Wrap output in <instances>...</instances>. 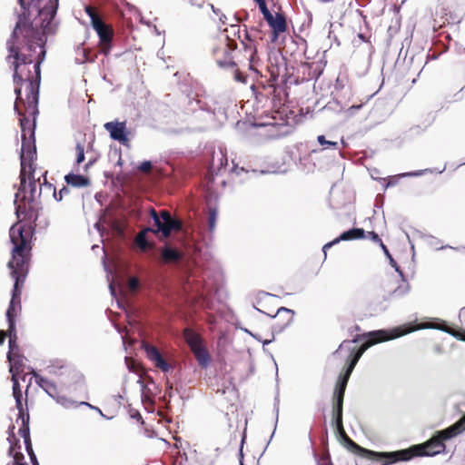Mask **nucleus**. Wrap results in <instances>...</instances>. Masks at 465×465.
Masks as SVG:
<instances>
[{"label": "nucleus", "mask_w": 465, "mask_h": 465, "mask_svg": "<svg viewBox=\"0 0 465 465\" xmlns=\"http://www.w3.org/2000/svg\"><path fill=\"white\" fill-rule=\"evenodd\" d=\"M79 404H80V406H81V405L87 406L88 408L92 409L93 411H96L97 412H99V414H100L102 417H104V418H105V419H107V420L109 419L108 417H106V416L103 413V411H102L98 407L93 406V405H91L90 403H88V402H86V401H81V402H79Z\"/></svg>", "instance_id": "c03bdc74"}, {"label": "nucleus", "mask_w": 465, "mask_h": 465, "mask_svg": "<svg viewBox=\"0 0 465 465\" xmlns=\"http://www.w3.org/2000/svg\"><path fill=\"white\" fill-rule=\"evenodd\" d=\"M16 408L19 410L20 413L23 411L22 405V397H15ZM23 416V414H21Z\"/></svg>", "instance_id": "603ef678"}, {"label": "nucleus", "mask_w": 465, "mask_h": 465, "mask_svg": "<svg viewBox=\"0 0 465 465\" xmlns=\"http://www.w3.org/2000/svg\"><path fill=\"white\" fill-rule=\"evenodd\" d=\"M270 27L272 29L273 38L272 41H275L278 37V35L283 33L287 29L286 20L283 15L280 13H276L275 15H272L271 18L265 19Z\"/></svg>", "instance_id": "f8f14e48"}, {"label": "nucleus", "mask_w": 465, "mask_h": 465, "mask_svg": "<svg viewBox=\"0 0 465 465\" xmlns=\"http://www.w3.org/2000/svg\"><path fill=\"white\" fill-rule=\"evenodd\" d=\"M130 417L132 419H134L136 420L137 421H142V415L140 414V412L138 411H130Z\"/></svg>", "instance_id": "8fccbe9b"}, {"label": "nucleus", "mask_w": 465, "mask_h": 465, "mask_svg": "<svg viewBox=\"0 0 465 465\" xmlns=\"http://www.w3.org/2000/svg\"><path fill=\"white\" fill-rule=\"evenodd\" d=\"M365 237V231L361 228H351L348 231L343 232L339 237V242L341 241H352L358 239H363Z\"/></svg>", "instance_id": "dca6fc26"}, {"label": "nucleus", "mask_w": 465, "mask_h": 465, "mask_svg": "<svg viewBox=\"0 0 465 465\" xmlns=\"http://www.w3.org/2000/svg\"><path fill=\"white\" fill-rule=\"evenodd\" d=\"M362 106V104H359V105H352L349 108V111H355V110H359L361 107Z\"/></svg>", "instance_id": "e2e57ef3"}, {"label": "nucleus", "mask_w": 465, "mask_h": 465, "mask_svg": "<svg viewBox=\"0 0 465 465\" xmlns=\"http://www.w3.org/2000/svg\"><path fill=\"white\" fill-rule=\"evenodd\" d=\"M93 28L97 33L102 44H109L113 37V29L101 20L93 19Z\"/></svg>", "instance_id": "ddd939ff"}, {"label": "nucleus", "mask_w": 465, "mask_h": 465, "mask_svg": "<svg viewBox=\"0 0 465 465\" xmlns=\"http://www.w3.org/2000/svg\"><path fill=\"white\" fill-rule=\"evenodd\" d=\"M54 401L64 409H76L80 406L79 402L70 399L64 395L58 394Z\"/></svg>", "instance_id": "aec40b11"}, {"label": "nucleus", "mask_w": 465, "mask_h": 465, "mask_svg": "<svg viewBox=\"0 0 465 465\" xmlns=\"http://www.w3.org/2000/svg\"><path fill=\"white\" fill-rule=\"evenodd\" d=\"M437 433L440 436V438L443 440H450V439L457 436L456 433L453 431V430L450 428V426L445 430L437 431Z\"/></svg>", "instance_id": "2f4dec72"}, {"label": "nucleus", "mask_w": 465, "mask_h": 465, "mask_svg": "<svg viewBox=\"0 0 465 465\" xmlns=\"http://www.w3.org/2000/svg\"><path fill=\"white\" fill-rule=\"evenodd\" d=\"M166 391L169 393V395L171 396L172 395V391H173V386L168 384L167 388H166Z\"/></svg>", "instance_id": "338daca9"}, {"label": "nucleus", "mask_w": 465, "mask_h": 465, "mask_svg": "<svg viewBox=\"0 0 465 465\" xmlns=\"http://www.w3.org/2000/svg\"><path fill=\"white\" fill-rule=\"evenodd\" d=\"M347 383L348 380L340 376L333 391L332 422L340 430H342V407Z\"/></svg>", "instance_id": "0eeeda50"}, {"label": "nucleus", "mask_w": 465, "mask_h": 465, "mask_svg": "<svg viewBox=\"0 0 465 465\" xmlns=\"http://www.w3.org/2000/svg\"><path fill=\"white\" fill-rule=\"evenodd\" d=\"M184 338L192 351L203 346L201 337L192 330L184 331Z\"/></svg>", "instance_id": "a211bd4d"}, {"label": "nucleus", "mask_w": 465, "mask_h": 465, "mask_svg": "<svg viewBox=\"0 0 465 465\" xmlns=\"http://www.w3.org/2000/svg\"><path fill=\"white\" fill-rule=\"evenodd\" d=\"M20 213H25V206L23 207L21 204L17 205L15 208V213L17 216L19 215Z\"/></svg>", "instance_id": "5fc2aeb1"}, {"label": "nucleus", "mask_w": 465, "mask_h": 465, "mask_svg": "<svg viewBox=\"0 0 465 465\" xmlns=\"http://www.w3.org/2000/svg\"><path fill=\"white\" fill-rule=\"evenodd\" d=\"M29 233L25 234L24 226H12L10 229V241L13 243L12 259L8 262L11 276L15 280L12 299L15 302L20 298L19 284H23L27 273V256L31 251Z\"/></svg>", "instance_id": "f257e3e1"}, {"label": "nucleus", "mask_w": 465, "mask_h": 465, "mask_svg": "<svg viewBox=\"0 0 465 465\" xmlns=\"http://www.w3.org/2000/svg\"><path fill=\"white\" fill-rule=\"evenodd\" d=\"M14 303H15V302L10 301L8 309L6 311V318H7V322H8L9 331H14V329L15 328V311Z\"/></svg>", "instance_id": "b1692460"}, {"label": "nucleus", "mask_w": 465, "mask_h": 465, "mask_svg": "<svg viewBox=\"0 0 465 465\" xmlns=\"http://www.w3.org/2000/svg\"><path fill=\"white\" fill-rule=\"evenodd\" d=\"M150 215L156 226L155 232H158L163 237L167 238L173 231H180L182 229V222L172 216V214L163 210L159 213L154 210H150Z\"/></svg>", "instance_id": "39448f33"}, {"label": "nucleus", "mask_w": 465, "mask_h": 465, "mask_svg": "<svg viewBox=\"0 0 465 465\" xmlns=\"http://www.w3.org/2000/svg\"><path fill=\"white\" fill-rule=\"evenodd\" d=\"M137 384H139L142 391H143L145 389V384L142 379L137 380Z\"/></svg>", "instance_id": "bf43d9fd"}, {"label": "nucleus", "mask_w": 465, "mask_h": 465, "mask_svg": "<svg viewBox=\"0 0 465 465\" xmlns=\"http://www.w3.org/2000/svg\"><path fill=\"white\" fill-rule=\"evenodd\" d=\"M218 64H219V65L221 67H224V66H227V65H230V66H233L234 65V64L232 62L223 63V62L219 61Z\"/></svg>", "instance_id": "13d9d810"}, {"label": "nucleus", "mask_w": 465, "mask_h": 465, "mask_svg": "<svg viewBox=\"0 0 465 465\" xmlns=\"http://www.w3.org/2000/svg\"><path fill=\"white\" fill-rule=\"evenodd\" d=\"M12 381H13V395L15 397H22V391L20 384L18 382V380L16 379L15 375L13 373L12 375Z\"/></svg>", "instance_id": "473e14b6"}, {"label": "nucleus", "mask_w": 465, "mask_h": 465, "mask_svg": "<svg viewBox=\"0 0 465 465\" xmlns=\"http://www.w3.org/2000/svg\"><path fill=\"white\" fill-rule=\"evenodd\" d=\"M26 451H27V453H28V455L30 457L32 464L34 465L35 463V460H37V459H36V456H35V452L33 450V448L31 447V450H30V448L26 449Z\"/></svg>", "instance_id": "3c124183"}, {"label": "nucleus", "mask_w": 465, "mask_h": 465, "mask_svg": "<svg viewBox=\"0 0 465 465\" xmlns=\"http://www.w3.org/2000/svg\"><path fill=\"white\" fill-rule=\"evenodd\" d=\"M138 169L143 173H147L152 169V163L151 161H144L140 163L138 166Z\"/></svg>", "instance_id": "37998d69"}, {"label": "nucleus", "mask_w": 465, "mask_h": 465, "mask_svg": "<svg viewBox=\"0 0 465 465\" xmlns=\"http://www.w3.org/2000/svg\"><path fill=\"white\" fill-rule=\"evenodd\" d=\"M409 289H410L409 284H408V283H405V284L401 285V286H399L398 288H396V289L392 292L391 295H394V296H403V295H405L406 293H408Z\"/></svg>", "instance_id": "f704fd0d"}, {"label": "nucleus", "mask_w": 465, "mask_h": 465, "mask_svg": "<svg viewBox=\"0 0 465 465\" xmlns=\"http://www.w3.org/2000/svg\"><path fill=\"white\" fill-rule=\"evenodd\" d=\"M459 316H460V318L465 316V306L460 310Z\"/></svg>", "instance_id": "774afa93"}, {"label": "nucleus", "mask_w": 465, "mask_h": 465, "mask_svg": "<svg viewBox=\"0 0 465 465\" xmlns=\"http://www.w3.org/2000/svg\"><path fill=\"white\" fill-rule=\"evenodd\" d=\"M381 249H382L384 254L386 255V257L389 259V262H390L391 266L393 267L395 272H397L399 273V275L403 279L404 276H403L402 271L398 266L396 261L391 255V253H390L388 248L386 247V245H382Z\"/></svg>", "instance_id": "393cba45"}, {"label": "nucleus", "mask_w": 465, "mask_h": 465, "mask_svg": "<svg viewBox=\"0 0 465 465\" xmlns=\"http://www.w3.org/2000/svg\"><path fill=\"white\" fill-rule=\"evenodd\" d=\"M450 428L453 430L456 435L463 432L465 430V415L461 417V419H460L457 422L452 424Z\"/></svg>", "instance_id": "c756f323"}, {"label": "nucleus", "mask_w": 465, "mask_h": 465, "mask_svg": "<svg viewBox=\"0 0 465 465\" xmlns=\"http://www.w3.org/2000/svg\"><path fill=\"white\" fill-rule=\"evenodd\" d=\"M347 357H348V365H347V368H346V371H349V372H352L353 369L355 368L357 362L359 361V360L361 359V353H358V354H349V353H346Z\"/></svg>", "instance_id": "bb28decb"}, {"label": "nucleus", "mask_w": 465, "mask_h": 465, "mask_svg": "<svg viewBox=\"0 0 465 465\" xmlns=\"http://www.w3.org/2000/svg\"><path fill=\"white\" fill-rule=\"evenodd\" d=\"M64 181L68 185L75 188H83L90 185V179L82 174L70 173L64 176Z\"/></svg>", "instance_id": "4468645a"}, {"label": "nucleus", "mask_w": 465, "mask_h": 465, "mask_svg": "<svg viewBox=\"0 0 465 465\" xmlns=\"http://www.w3.org/2000/svg\"><path fill=\"white\" fill-rule=\"evenodd\" d=\"M141 232H145V236L147 235L148 232L159 233L158 232H155V228H150V227L144 228Z\"/></svg>", "instance_id": "6e6d98bb"}, {"label": "nucleus", "mask_w": 465, "mask_h": 465, "mask_svg": "<svg viewBox=\"0 0 465 465\" xmlns=\"http://www.w3.org/2000/svg\"><path fill=\"white\" fill-rule=\"evenodd\" d=\"M445 450V445L443 443V440L440 436L436 432L435 435L427 440L422 445L413 446L411 449H408L409 452L412 455L418 456H434L440 452H443Z\"/></svg>", "instance_id": "6e6552de"}, {"label": "nucleus", "mask_w": 465, "mask_h": 465, "mask_svg": "<svg viewBox=\"0 0 465 465\" xmlns=\"http://www.w3.org/2000/svg\"><path fill=\"white\" fill-rule=\"evenodd\" d=\"M57 8H58V0H54V4L53 5V6L49 12V15H50L49 21L47 22L46 25H43L45 31L48 29V25H49L51 20H53L54 15H56Z\"/></svg>", "instance_id": "c9c22d12"}, {"label": "nucleus", "mask_w": 465, "mask_h": 465, "mask_svg": "<svg viewBox=\"0 0 465 465\" xmlns=\"http://www.w3.org/2000/svg\"><path fill=\"white\" fill-rule=\"evenodd\" d=\"M85 13L88 15L91 20V25H93V19L101 20V18L97 15L94 10L91 6H85Z\"/></svg>", "instance_id": "ea45409f"}, {"label": "nucleus", "mask_w": 465, "mask_h": 465, "mask_svg": "<svg viewBox=\"0 0 465 465\" xmlns=\"http://www.w3.org/2000/svg\"><path fill=\"white\" fill-rule=\"evenodd\" d=\"M421 329L439 330V331H441L443 332H446V333L451 335L452 337H454L458 340L465 341L464 337L460 332L455 331L451 330L450 328L445 326V322H442L441 325H434V324L420 325L415 328L407 329L404 331H401V327H398V328H395L392 330L391 335H389V333L384 330L373 331L367 334L368 341L366 342H364L363 344H361V346L360 348H356L353 345V343L358 341L357 339H354L352 341H344L340 344L338 350L334 352V354H340L344 351L345 353H349V354L361 353V357L362 354L364 353V351L373 344H376V343L381 342V341H390V340H392L395 338H399L405 334H408L414 331L421 330Z\"/></svg>", "instance_id": "f03ea898"}, {"label": "nucleus", "mask_w": 465, "mask_h": 465, "mask_svg": "<svg viewBox=\"0 0 465 465\" xmlns=\"http://www.w3.org/2000/svg\"><path fill=\"white\" fill-rule=\"evenodd\" d=\"M39 88L40 84L36 81L28 80L27 81V86H26V92H27V97H26V104L28 108H32L33 115H34V122H35V116L38 114V102H39Z\"/></svg>", "instance_id": "9d476101"}, {"label": "nucleus", "mask_w": 465, "mask_h": 465, "mask_svg": "<svg viewBox=\"0 0 465 465\" xmlns=\"http://www.w3.org/2000/svg\"><path fill=\"white\" fill-rule=\"evenodd\" d=\"M161 256L164 262L169 263L180 261L183 257V254L176 249L164 246L161 251Z\"/></svg>", "instance_id": "2eb2a0df"}, {"label": "nucleus", "mask_w": 465, "mask_h": 465, "mask_svg": "<svg viewBox=\"0 0 465 465\" xmlns=\"http://www.w3.org/2000/svg\"><path fill=\"white\" fill-rule=\"evenodd\" d=\"M135 242L137 246L143 251L145 252L148 249H151L153 245L149 243L146 239L145 232H140L135 237Z\"/></svg>", "instance_id": "5701e85b"}, {"label": "nucleus", "mask_w": 465, "mask_h": 465, "mask_svg": "<svg viewBox=\"0 0 465 465\" xmlns=\"http://www.w3.org/2000/svg\"><path fill=\"white\" fill-rule=\"evenodd\" d=\"M282 312H286V313H291V314L294 313V312L292 310H291V309H288V308H285V307H281V308L278 309L276 314H280Z\"/></svg>", "instance_id": "864d4df0"}, {"label": "nucleus", "mask_w": 465, "mask_h": 465, "mask_svg": "<svg viewBox=\"0 0 465 465\" xmlns=\"http://www.w3.org/2000/svg\"><path fill=\"white\" fill-rule=\"evenodd\" d=\"M45 49H42L41 53H40V55H39V58L38 60H42V63L44 62L45 60Z\"/></svg>", "instance_id": "052dcab7"}, {"label": "nucleus", "mask_w": 465, "mask_h": 465, "mask_svg": "<svg viewBox=\"0 0 465 465\" xmlns=\"http://www.w3.org/2000/svg\"><path fill=\"white\" fill-rule=\"evenodd\" d=\"M43 185L45 190H48L49 192L53 193L54 197L57 202H61L64 196L67 195L70 193L69 189L66 186H63V188L59 191L58 194H56L55 187L52 183H49L46 181V179H45Z\"/></svg>", "instance_id": "6ab92c4d"}, {"label": "nucleus", "mask_w": 465, "mask_h": 465, "mask_svg": "<svg viewBox=\"0 0 465 465\" xmlns=\"http://www.w3.org/2000/svg\"><path fill=\"white\" fill-rule=\"evenodd\" d=\"M109 289H110V292H111L112 296H115V290H114V288L113 283H110V284H109Z\"/></svg>", "instance_id": "0e129e2a"}, {"label": "nucleus", "mask_w": 465, "mask_h": 465, "mask_svg": "<svg viewBox=\"0 0 465 465\" xmlns=\"http://www.w3.org/2000/svg\"><path fill=\"white\" fill-rule=\"evenodd\" d=\"M339 242H339L338 237H337V238H335L333 241H331V242H329L325 243V244L323 245V247H322V252H324V255L326 256V251H327V249H329V248L332 247L333 245H335V244H337V243H339Z\"/></svg>", "instance_id": "de8ad7c7"}, {"label": "nucleus", "mask_w": 465, "mask_h": 465, "mask_svg": "<svg viewBox=\"0 0 465 465\" xmlns=\"http://www.w3.org/2000/svg\"><path fill=\"white\" fill-rule=\"evenodd\" d=\"M6 337V333L4 331H0V344H3Z\"/></svg>", "instance_id": "4d7b16f0"}, {"label": "nucleus", "mask_w": 465, "mask_h": 465, "mask_svg": "<svg viewBox=\"0 0 465 465\" xmlns=\"http://www.w3.org/2000/svg\"><path fill=\"white\" fill-rule=\"evenodd\" d=\"M143 349L146 352L148 359L154 362L155 366L163 371H168L170 365L164 361L158 349L151 344L144 343Z\"/></svg>", "instance_id": "9b49d317"}, {"label": "nucleus", "mask_w": 465, "mask_h": 465, "mask_svg": "<svg viewBox=\"0 0 465 465\" xmlns=\"http://www.w3.org/2000/svg\"><path fill=\"white\" fill-rule=\"evenodd\" d=\"M8 337H9V351L7 352V359L11 362L13 351L15 350H18V345L16 342L17 341V334H16L15 328L14 329V331L8 330Z\"/></svg>", "instance_id": "4be33fe9"}, {"label": "nucleus", "mask_w": 465, "mask_h": 465, "mask_svg": "<svg viewBox=\"0 0 465 465\" xmlns=\"http://www.w3.org/2000/svg\"><path fill=\"white\" fill-rule=\"evenodd\" d=\"M14 447L11 445L8 450V454L13 456L15 465H27L24 461V455L21 452L13 453Z\"/></svg>", "instance_id": "cd10ccee"}, {"label": "nucleus", "mask_w": 465, "mask_h": 465, "mask_svg": "<svg viewBox=\"0 0 465 465\" xmlns=\"http://www.w3.org/2000/svg\"><path fill=\"white\" fill-rule=\"evenodd\" d=\"M104 128L109 133L110 137L121 143L123 145L128 146L129 139L127 137L129 132L126 128L125 122H108L104 124Z\"/></svg>", "instance_id": "1a4fd4ad"}, {"label": "nucleus", "mask_w": 465, "mask_h": 465, "mask_svg": "<svg viewBox=\"0 0 465 465\" xmlns=\"http://www.w3.org/2000/svg\"><path fill=\"white\" fill-rule=\"evenodd\" d=\"M23 419V427L19 430L20 435L23 437L25 449H31V440H30V433H29V415L27 414L26 418Z\"/></svg>", "instance_id": "412c9836"}, {"label": "nucleus", "mask_w": 465, "mask_h": 465, "mask_svg": "<svg viewBox=\"0 0 465 465\" xmlns=\"http://www.w3.org/2000/svg\"><path fill=\"white\" fill-rule=\"evenodd\" d=\"M317 141L321 145L331 146V147H333L334 149H336L338 146L337 142L328 141V140H326L324 135H319L317 137Z\"/></svg>", "instance_id": "e433bc0d"}, {"label": "nucleus", "mask_w": 465, "mask_h": 465, "mask_svg": "<svg viewBox=\"0 0 465 465\" xmlns=\"http://www.w3.org/2000/svg\"><path fill=\"white\" fill-rule=\"evenodd\" d=\"M41 64H42V60H37L34 65L35 74V81L38 82V84H40V82H41Z\"/></svg>", "instance_id": "58836bf2"}, {"label": "nucleus", "mask_w": 465, "mask_h": 465, "mask_svg": "<svg viewBox=\"0 0 465 465\" xmlns=\"http://www.w3.org/2000/svg\"><path fill=\"white\" fill-rule=\"evenodd\" d=\"M428 170H420L417 172H410V173H401V177H414V176H420L422 175L424 173H426Z\"/></svg>", "instance_id": "a18cd8bd"}, {"label": "nucleus", "mask_w": 465, "mask_h": 465, "mask_svg": "<svg viewBox=\"0 0 465 465\" xmlns=\"http://www.w3.org/2000/svg\"><path fill=\"white\" fill-rule=\"evenodd\" d=\"M347 357H348V365H347V368H346V371H349V372H352L353 369L355 368L357 362L359 361V360L361 359V353H358V354H349V353H346Z\"/></svg>", "instance_id": "a878e982"}, {"label": "nucleus", "mask_w": 465, "mask_h": 465, "mask_svg": "<svg viewBox=\"0 0 465 465\" xmlns=\"http://www.w3.org/2000/svg\"><path fill=\"white\" fill-rule=\"evenodd\" d=\"M368 237L374 242L379 243L381 248H382V245H385L380 236L375 232H368Z\"/></svg>", "instance_id": "a19ab883"}, {"label": "nucleus", "mask_w": 465, "mask_h": 465, "mask_svg": "<svg viewBox=\"0 0 465 465\" xmlns=\"http://www.w3.org/2000/svg\"><path fill=\"white\" fill-rule=\"evenodd\" d=\"M20 28V23H16L15 29L11 34L10 39L7 41V49L10 52V54L7 56V59L11 57L14 58L13 66H14V82L16 84H19L24 82L22 75L18 73V69L21 64H31L32 61L29 60L26 56H20L19 49L15 46V40L17 38V30Z\"/></svg>", "instance_id": "423d86ee"}, {"label": "nucleus", "mask_w": 465, "mask_h": 465, "mask_svg": "<svg viewBox=\"0 0 465 465\" xmlns=\"http://www.w3.org/2000/svg\"><path fill=\"white\" fill-rule=\"evenodd\" d=\"M192 351L193 352L199 365L202 368L205 369L209 366L210 355H209L207 350L203 346H201Z\"/></svg>", "instance_id": "f3484780"}, {"label": "nucleus", "mask_w": 465, "mask_h": 465, "mask_svg": "<svg viewBox=\"0 0 465 465\" xmlns=\"http://www.w3.org/2000/svg\"><path fill=\"white\" fill-rule=\"evenodd\" d=\"M29 125V120L25 116L20 119V126L22 129V148L20 154L21 161V173H20V187L15 196V204L18 199L22 202L27 201L29 203H34L36 198L40 197L41 192L44 188L43 183L40 184V190H37L36 181L33 180L26 185L25 175V165L26 161L31 162L36 153L35 142L33 145L29 143L25 137V126Z\"/></svg>", "instance_id": "7ed1b4c3"}, {"label": "nucleus", "mask_w": 465, "mask_h": 465, "mask_svg": "<svg viewBox=\"0 0 465 465\" xmlns=\"http://www.w3.org/2000/svg\"><path fill=\"white\" fill-rule=\"evenodd\" d=\"M15 94H16V99H17V100H18V99H19V100H21V97H20V95H21V88H19V87H18V88H15Z\"/></svg>", "instance_id": "680f3d73"}, {"label": "nucleus", "mask_w": 465, "mask_h": 465, "mask_svg": "<svg viewBox=\"0 0 465 465\" xmlns=\"http://www.w3.org/2000/svg\"><path fill=\"white\" fill-rule=\"evenodd\" d=\"M337 432L341 435L345 441L346 447L352 452H355L359 455L364 456L368 459H379L385 460L384 463L381 465H390L398 461H407L411 459V454L407 450H401L397 451L391 452H378L371 450H367L365 448L361 447L357 443H355L352 440H351L345 433L344 428L342 427V430H340L336 427Z\"/></svg>", "instance_id": "20e7f679"}, {"label": "nucleus", "mask_w": 465, "mask_h": 465, "mask_svg": "<svg viewBox=\"0 0 465 465\" xmlns=\"http://www.w3.org/2000/svg\"><path fill=\"white\" fill-rule=\"evenodd\" d=\"M44 391L53 400L59 394L58 391H57L56 384L54 381H50L49 383L45 387Z\"/></svg>", "instance_id": "c85d7f7f"}, {"label": "nucleus", "mask_w": 465, "mask_h": 465, "mask_svg": "<svg viewBox=\"0 0 465 465\" xmlns=\"http://www.w3.org/2000/svg\"><path fill=\"white\" fill-rule=\"evenodd\" d=\"M139 286V281L137 278H131L128 281V287L131 291H135Z\"/></svg>", "instance_id": "49530a36"}, {"label": "nucleus", "mask_w": 465, "mask_h": 465, "mask_svg": "<svg viewBox=\"0 0 465 465\" xmlns=\"http://www.w3.org/2000/svg\"><path fill=\"white\" fill-rule=\"evenodd\" d=\"M77 156H76V163H81L84 160V147L83 144L78 143L75 147Z\"/></svg>", "instance_id": "72a5a7b5"}, {"label": "nucleus", "mask_w": 465, "mask_h": 465, "mask_svg": "<svg viewBox=\"0 0 465 465\" xmlns=\"http://www.w3.org/2000/svg\"><path fill=\"white\" fill-rule=\"evenodd\" d=\"M217 220V211L215 209H212L209 212L208 216V226L210 231H213L216 225Z\"/></svg>", "instance_id": "7c9ffc66"}, {"label": "nucleus", "mask_w": 465, "mask_h": 465, "mask_svg": "<svg viewBox=\"0 0 465 465\" xmlns=\"http://www.w3.org/2000/svg\"><path fill=\"white\" fill-rule=\"evenodd\" d=\"M50 380L43 377V376H36L35 383L41 388L45 389V387L49 383Z\"/></svg>", "instance_id": "79ce46f5"}, {"label": "nucleus", "mask_w": 465, "mask_h": 465, "mask_svg": "<svg viewBox=\"0 0 465 465\" xmlns=\"http://www.w3.org/2000/svg\"><path fill=\"white\" fill-rule=\"evenodd\" d=\"M351 374V372H349V371H345L344 374L341 375V377L346 378V380L349 381Z\"/></svg>", "instance_id": "69168bd1"}, {"label": "nucleus", "mask_w": 465, "mask_h": 465, "mask_svg": "<svg viewBox=\"0 0 465 465\" xmlns=\"http://www.w3.org/2000/svg\"><path fill=\"white\" fill-rule=\"evenodd\" d=\"M259 5V8H260V11L261 13L263 15V18L264 19H267L268 17L271 18V15H272L270 10L268 9L267 5H266V2H262V3H260Z\"/></svg>", "instance_id": "4c0bfd02"}, {"label": "nucleus", "mask_w": 465, "mask_h": 465, "mask_svg": "<svg viewBox=\"0 0 465 465\" xmlns=\"http://www.w3.org/2000/svg\"><path fill=\"white\" fill-rule=\"evenodd\" d=\"M339 242H339L338 237H337V238H335L333 241H331V242H329L325 243V244L323 245V247H322V252H324V255L326 256V251H327V249H329V248L332 247L333 245H335V244H337V243H339Z\"/></svg>", "instance_id": "09e8293b"}]
</instances>
